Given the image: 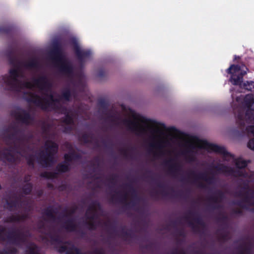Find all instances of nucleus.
I'll use <instances>...</instances> for the list:
<instances>
[{
	"label": "nucleus",
	"instance_id": "obj_1",
	"mask_svg": "<svg viewBox=\"0 0 254 254\" xmlns=\"http://www.w3.org/2000/svg\"><path fill=\"white\" fill-rule=\"evenodd\" d=\"M128 114L129 119L127 124L132 130L139 133H148L153 140L162 145L178 141V136L174 133L167 132L164 124L143 117L130 110Z\"/></svg>",
	"mask_w": 254,
	"mask_h": 254
},
{
	"label": "nucleus",
	"instance_id": "obj_2",
	"mask_svg": "<svg viewBox=\"0 0 254 254\" xmlns=\"http://www.w3.org/2000/svg\"><path fill=\"white\" fill-rule=\"evenodd\" d=\"M5 55L9 64L13 68L9 70V75L5 74L0 76V83L5 84L9 90L17 92H20L23 88L31 89L33 85L30 82H22L18 79L20 77L19 67L21 63L17 56L16 46H9L5 52Z\"/></svg>",
	"mask_w": 254,
	"mask_h": 254
},
{
	"label": "nucleus",
	"instance_id": "obj_3",
	"mask_svg": "<svg viewBox=\"0 0 254 254\" xmlns=\"http://www.w3.org/2000/svg\"><path fill=\"white\" fill-rule=\"evenodd\" d=\"M47 98H41L39 95L31 92H24L23 98L28 103L34 104L36 106L40 107L45 111L58 112L62 106L59 103L61 100L69 101L71 97V92L69 87L63 89L59 98H55L53 94L51 93H44Z\"/></svg>",
	"mask_w": 254,
	"mask_h": 254
},
{
	"label": "nucleus",
	"instance_id": "obj_4",
	"mask_svg": "<svg viewBox=\"0 0 254 254\" xmlns=\"http://www.w3.org/2000/svg\"><path fill=\"white\" fill-rule=\"evenodd\" d=\"M61 45L59 43L55 44L51 52V58L55 61L56 66L59 71L63 75L69 76L73 74V67L71 63L63 54Z\"/></svg>",
	"mask_w": 254,
	"mask_h": 254
},
{
	"label": "nucleus",
	"instance_id": "obj_5",
	"mask_svg": "<svg viewBox=\"0 0 254 254\" xmlns=\"http://www.w3.org/2000/svg\"><path fill=\"white\" fill-rule=\"evenodd\" d=\"M45 151L40 153L37 161L43 167H50L56 162L55 155L58 152L59 145L55 142L48 140L45 143Z\"/></svg>",
	"mask_w": 254,
	"mask_h": 254
},
{
	"label": "nucleus",
	"instance_id": "obj_6",
	"mask_svg": "<svg viewBox=\"0 0 254 254\" xmlns=\"http://www.w3.org/2000/svg\"><path fill=\"white\" fill-rule=\"evenodd\" d=\"M30 235L29 232H23L17 229L12 232H6L5 228L0 226V243L6 240L12 244L19 246L26 242L27 237Z\"/></svg>",
	"mask_w": 254,
	"mask_h": 254
},
{
	"label": "nucleus",
	"instance_id": "obj_7",
	"mask_svg": "<svg viewBox=\"0 0 254 254\" xmlns=\"http://www.w3.org/2000/svg\"><path fill=\"white\" fill-rule=\"evenodd\" d=\"M186 142L188 146L192 148L205 149L208 151H215L222 153H225L226 152L224 148L213 144L209 143L196 137H189L186 139Z\"/></svg>",
	"mask_w": 254,
	"mask_h": 254
},
{
	"label": "nucleus",
	"instance_id": "obj_8",
	"mask_svg": "<svg viewBox=\"0 0 254 254\" xmlns=\"http://www.w3.org/2000/svg\"><path fill=\"white\" fill-rule=\"evenodd\" d=\"M247 68L244 65L241 66L231 65L227 71L231 74L230 81L233 84L238 85L242 82L243 76L247 73Z\"/></svg>",
	"mask_w": 254,
	"mask_h": 254
},
{
	"label": "nucleus",
	"instance_id": "obj_9",
	"mask_svg": "<svg viewBox=\"0 0 254 254\" xmlns=\"http://www.w3.org/2000/svg\"><path fill=\"white\" fill-rule=\"evenodd\" d=\"M74 210H69L67 208L64 209L62 214V218H67L61 225V227L64 229L66 232H74L76 229V224L75 219L72 217V215L74 213Z\"/></svg>",
	"mask_w": 254,
	"mask_h": 254
},
{
	"label": "nucleus",
	"instance_id": "obj_10",
	"mask_svg": "<svg viewBox=\"0 0 254 254\" xmlns=\"http://www.w3.org/2000/svg\"><path fill=\"white\" fill-rule=\"evenodd\" d=\"M34 84L40 90L46 92L51 91L53 87L52 83L46 75L40 76L33 80Z\"/></svg>",
	"mask_w": 254,
	"mask_h": 254
},
{
	"label": "nucleus",
	"instance_id": "obj_11",
	"mask_svg": "<svg viewBox=\"0 0 254 254\" xmlns=\"http://www.w3.org/2000/svg\"><path fill=\"white\" fill-rule=\"evenodd\" d=\"M11 115L14 117L17 120L26 125H30L31 122L34 120V117L24 109H21V112L13 111L11 112Z\"/></svg>",
	"mask_w": 254,
	"mask_h": 254
},
{
	"label": "nucleus",
	"instance_id": "obj_12",
	"mask_svg": "<svg viewBox=\"0 0 254 254\" xmlns=\"http://www.w3.org/2000/svg\"><path fill=\"white\" fill-rule=\"evenodd\" d=\"M13 132L7 134L5 136V140H21L20 137H18V134L23 133V131L15 124H11L5 129L6 132Z\"/></svg>",
	"mask_w": 254,
	"mask_h": 254
},
{
	"label": "nucleus",
	"instance_id": "obj_13",
	"mask_svg": "<svg viewBox=\"0 0 254 254\" xmlns=\"http://www.w3.org/2000/svg\"><path fill=\"white\" fill-rule=\"evenodd\" d=\"M56 250L60 253L65 254H79V248H75L74 246H67L66 245H57Z\"/></svg>",
	"mask_w": 254,
	"mask_h": 254
},
{
	"label": "nucleus",
	"instance_id": "obj_14",
	"mask_svg": "<svg viewBox=\"0 0 254 254\" xmlns=\"http://www.w3.org/2000/svg\"><path fill=\"white\" fill-rule=\"evenodd\" d=\"M60 208V206H59V208H54L53 206H49L44 209L43 214L50 218L53 221H55L57 219L60 220L61 217L59 216L57 218L55 215V214L58 213Z\"/></svg>",
	"mask_w": 254,
	"mask_h": 254
},
{
	"label": "nucleus",
	"instance_id": "obj_15",
	"mask_svg": "<svg viewBox=\"0 0 254 254\" xmlns=\"http://www.w3.org/2000/svg\"><path fill=\"white\" fill-rule=\"evenodd\" d=\"M18 146L16 145H14L13 147H9L6 148L4 149V151L3 152H0V154H1L3 157V158L6 159L7 161L11 163H13L15 161L16 159L15 156L13 154H12L11 152L12 150H16L18 149Z\"/></svg>",
	"mask_w": 254,
	"mask_h": 254
},
{
	"label": "nucleus",
	"instance_id": "obj_16",
	"mask_svg": "<svg viewBox=\"0 0 254 254\" xmlns=\"http://www.w3.org/2000/svg\"><path fill=\"white\" fill-rule=\"evenodd\" d=\"M60 111L62 114L65 115L64 118H63V122L67 124L70 125L73 123V118L72 116L68 112L67 108L65 107L62 106L60 109L58 111Z\"/></svg>",
	"mask_w": 254,
	"mask_h": 254
},
{
	"label": "nucleus",
	"instance_id": "obj_17",
	"mask_svg": "<svg viewBox=\"0 0 254 254\" xmlns=\"http://www.w3.org/2000/svg\"><path fill=\"white\" fill-rule=\"evenodd\" d=\"M25 254H41L40 250L37 246L34 243H31L26 247V250L25 251Z\"/></svg>",
	"mask_w": 254,
	"mask_h": 254
},
{
	"label": "nucleus",
	"instance_id": "obj_18",
	"mask_svg": "<svg viewBox=\"0 0 254 254\" xmlns=\"http://www.w3.org/2000/svg\"><path fill=\"white\" fill-rule=\"evenodd\" d=\"M53 243L60 244L62 242L60 236L50 228V231L46 234Z\"/></svg>",
	"mask_w": 254,
	"mask_h": 254
},
{
	"label": "nucleus",
	"instance_id": "obj_19",
	"mask_svg": "<svg viewBox=\"0 0 254 254\" xmlns=\"http://www.w3.org/2000/svg\"><path fill=\"white\" fill-rule=\"evenodd\" d=\"M14 27L11 25H0V35H11L13 31Z\"/></svg>",
	"mask_w": 254,
	"mask_h": 254
},
{
	"label": "nucleus",
	"instance_id": "obj_20",
	"mask_svg": "<svg viewBox=\"0 0 254 254\" xmlns=\"http://www.w3.org/2000/svg\"><path fill=\"white\" fill-rule=\"evenodd\" d=\"M78 158H79V154H75L73 152H69L64 154V163H65L67 164H70V163L74 159H77Z\"/></svg>",
	"mask_w": 254,
	"mask_h": 254
},
{
	"label": "nucleus",
	"instance_id": "obj_21",
	"mask_svg": "<svg viewBox=\"0 0 254 254\" xmlns=\"http://www.w3.org/2000/svg\"><path fill=\"white\" fill-rule=\"evenodd\" d=\"M57 173H64L68 172L70 170V164H67L64 162L59 163L56 167Z\"/></svg>",
	"mask_w": 254,
	"mask_h": 254
},
{
	"label": "nucleus",
	"instance_id": "obj_22",
	"mask_svg": "<svg viewBox=\"0 0 254 254\" xmlns=\"http://www.w3.org/2000/svg\"><path fill=\"white\" fill-rule=\"evenodd\" d=\"M20 199L21 197L16 196L14 200L7 201L6 202V204L7 205L8 209L9 211H12L13 208H16L19 203V202L20 201Z\"/></svg>",
	"mask_w": 254,
	"mask_h": 254
},
{
	"label": "nucleus",
	"instance_id": "obj_23",
	"mask_svg": "<svg viewBox=\"0 0 254 254\" xmlns=\"http://www.w3.org/2000/svg\"><path fill=\"white\" fill-rule=\"evenodd\" d=\"M38 65V61L36 58L31 59L24 64V66L27 68H37Z\"/></svg>",
	"mask_w": 254,
	"mask_h": 254
},
{
	"label": "nucleus",
	"instance_id": "obj_24",
	"mask_svg": "<svg viewBox=\"0 0 254 254\" xmlns=\"http://www.w3.org/2000/svg\"><path fill=\"white\" fill-rule=\"evenodd\" d=\"M58 173L57 172H44L42 173L40 176L47 179H54L57 178Z\"/></svg>",
	"mask_w": 254,
	"mask_h": 254
},
{
	"label": "nucleus",
	"instance_id": "obj_25",
	"mask_svg": "<svg viewBox=\"0 0 254 254\" xmlns=\"http://www.w3.org/2000/svg\"><path fill=\"white\" fill-rule=\"evenodd\" d=\"M33 189V185L31 183H26L22 188V192L26 195L31 193Z\"/></svg>",
	"mask_w": 254,
	"mask_h": 254
},
{
	"label": "nucleus",
	"instance_id": "obj_26",
	"mask_svg": "<svg viewBox=\"0 0 254 254\" xmlns=\"http://www.w3.org/2000/svg\"><path fill=\"white\" fill-rule=\"evenodd\" d=\"M25 159L27 165L32 168L35 167L34 156L33 154H29L25 156Z\"/></svg>",
	"mask_w": 254,
	"mask_h": 254
},
{
	"label": "nucleus",
	"instance_id": "obj_27",
	"mask_svg": "<svg viewBox=\"0 0 254 254\" xmlns=\"http://www.w3.org/2000/svg\"><path fill=\"white\" fill-rule=\"evenodd\" d=\"M17 215H11L8 216L5 222L7 223L18 222Z\"/></svg>",
	"mask_w": 254,
	"mask_h": 254
},
{
	"label": "nucleus",
	"instance_id": "obj_28",
	"mask_svg": "<svg viewBox=\"0 0 254 254\" xmlns=\"http://www.w3.org/2000/svg\"><path fill=\"white\" fill-rule=\"evenodd\" d=\"M73 43L75 44V53L76 58L77 59H79V45L75 40H73Z\"/></svg>",
	"mask_w": 254,
	"mask_h": 254
},
{
	"label": "nucleus",
	"instance_id": "obj_29",
	"mask_svg": "<svg viewBox=\"0 0 254 254\" xmlns=\"http://www.w3.org/2000/svg\"><path fill=\"white\" fill-rule=\"evenodd\" d=\"M236 165L239 168H243L247 165V162L245 161L240 159L237 160L236 162Z\"/></svg>",
	"mask_w": 254,
	"mask_h": 254
},
{
	"label": "nucleus",
	"instance_id": "obj_30",
	"mask_svg": "<svg viewBox=\"0 0 254 254\" xmlns=\"http://www.w3.org/2000/svg\"><path fill=\"white\" fill-rule=\"evenodd\" d=\"M18 222L21 221H24L28 218V215L27 214H22L21 215H17Z\"/></svg>",
	"mask_w": 254,
	"mask_h": 254
},
{
	"label": "nucleus",
	"instance_id": "obj_31",
	"mask_svg": "<svg viewBox=\"0 0 254 254\" xmlns=\"http://www.w3.org/2000/svg\"><path fill=\"white\" fill-rule=\"evenodd\" d=\"M247 98L250 99V101L249 102V106L252 109H254V99L251 96H248Z\"/></svg>",
	"mask_w": 254,
	"mask_h": 254
},
{
	"label": "nucleus",
	"instance_id": "obj_32",
	"mask_svg": "<svg viewBox=\"0 0 254 254\" xmlns=\"http://www.w3.org/2000/svg\"><path fill=\"white\" fill-rule=\"evenodd\" d=\"M9 254H16L17 253V250L14 247L7 249Z\"/></svg>",
	"mask_w": 254,
	"mask_h": 254
},
{
	"label": "nucleus",
	"instance_id": "obj_33",
	"mask_svg": "<svg viewBox=\"0 0 254 254\" xmlns=\"http://www.w3.org/2000/svg\"><path fill=\"white\" fill-rule=\"evenodd\" d=\"M248 147L251 149H254V140H251L248 143Z\"/></svg>",
	"mask_w": 254,
	"mask_h": 254
},
{
	"label": "nucleus",
	"instance_id": "obj_34",
	"mask_svg": "<svg viewBox=\"0 0 254 254\" xmlns=\"http://www.w3.org/2000/svg\"><path fill=\"white\" fill-rule=\"evenodd\" d=\"M38 228L40 229H45V224L42 221H40L38 224Z\"/></svg>",
	"mask_w": 254,
	"mask_h": 254
},
{
	"label": "nucleus",
	"instance_id": "obj_35",
	"mask_svg": "<svg viewBox=\"0 0 254 254\" xmlns=\"http://www.w3.org/2000/svg\"><path fill=\"white\" fill-rule=\"evenodd\" d=\"M30 177H31V176H30V175L26 176L24 178V182L25 183H29V182L30 180Z\"/></svg>",
	"mask_w": 254,
	"mask_h": 254
},
{
	"label": "nucleus",
	"instance_id": "obj_36",
	"mask_svg": "<svg viewBox=\"0 0 254 254\" xmlns=\"http://www.w3.org/2000/svg\"><path fill=\"white\" fill-rule=\"evenodd\" d=\"M0 254H9L8 251L7 249H4L0 251Z\"/></svg>",
	"mask_w": 254,
	"mask_h": 254
},
{
	"label": "nucleus",
	"instance_id": "obj_37",
	"mask_svg": "<svg viewBox=\"0 0 254 254\" xmlns=\"http://www.w3.org/2000/svg\"><path fill=\"white\" fill-rule=\"evenodd\" d=\"M248 131L254 135V127H250L248 128Z\"/></svg>",
	"mask_w": 254,
	"mask_h": 254
},
{
	"label": "nucleus",
	"instance_id": "obj_38",
	"mask_svg": "<svg viewBox=\"0 0 254 254\" xmlns=\"http://www.w3.org/2000/svg\"><path fill=\"white\" fill-rule=\"evenodd\" d=\"M43 193V190H40L38 191V192H37V196L39 197H40L42 195Z\"/></svg>",
	"mask_w": 254,
	"mask_h": 254
},
{
	"label": "nucleus",
	"instance_id": "obj_39",
	"mask_svg": "<svg viewBox=\"0 0 254 254\" xmlns=\"http://www.w3.org/2000/svg\"><path fill=\"white\" fill-rule=\"evenodd\" d=\"M42 128L44 132H46L48 129L47 127L45 126H43Z\"/></svg>",
	"mask_w": 254,
	"mask_h": 254
},
{
	"label": "nucleus",
	"instance_id": "obj_40",
	"mask_svg": "<svg viewBox=\"0 0 254 254\" xmlns=\"http://www.w3.org/2000/svg\"><path fill=\"white\" fill-rule=\"evenodd\" d=\"M48 187L49 188H52V187H53V185H52V184H48Z\"/></svg>",
	"mask_w": 254,
	"mask_h": 254
},
{
	"label": "nucleus",
	"instance_id": "obj_41",
	"mask_svg": "<svg viewBox=\"0 0 254 254\" xmlns=\"http://www.w3.org/2000/svg\"><path fill=\"white\" fill-rule=\"evenodd\" d=\"M83 57H84V54H81V53H80V60H81V59H83Z\"/></svg>",
	"mask_w": 254,
	"mask_h": 254
},
{
	"label": "nucleus",
	"instance_id": "obj_42",
	"mask_svg": "<svg viewBox=\"0 0 254 254\" xmlns=\"http://www.w3.org/2000/svg\"><path fill=\"white\" fill-rule=\"evenodd\" d=\"M250 84H251V85H252L253 86H254V82H251Z\"/></svg>",
	"mask_w": 254,
	"mask_h": 254
},
{
	"label": "nucleus",
	"instance_id": "obj_43",
	"mask_svg": "<svg viewBox=\"0 0 254 254\" xmlns=\"http://www.w3.org/2000/svg\"><path fill=\"white\" fill-rule=\"evenodd\" d=\"M16 152H17V153H18V154H20V152L19 151H16Z\"/></svg>",
	"mask_w": 254,
	"mask_h": 254
},
{
	"label": "nucleus",
	"instance_id": "obj_44",
	"mask_svg": "<svg viewBox=\"0 0 254 254\" xmlns=\"http://www.w3.org/2000/svg\"><path fill=\"white\" fill-rule=\"evenodd\" d=\"M80 77H81V75H80Z\"/></svg>",
	"mask_w": 254,
	"mask_h": 254
},
{
	"label": "nucleus",
	"instance_id": "obj_45",
	"mask_svg": "<svg viewBox=\"0 0 254 254\" xmlns=\"http://www.w3.org/2000/svg\"><path fill=\"white\" fill-rule=\"evenodd\" d=\"M80 85H81V83H80Z\"/></svg>",
	"mask_w": 254,
	"mask_h": 254
}]
</instances>
